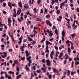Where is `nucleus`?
Masks as SVG:
<instances>
[{
    "instance_id": "nucleus-9",
    "label": "nucleus",
    "mask_w": 79,
    "mask_h": 79,
    "mask_svg": "<svg viewBox=\"0 0 79 79\" xmlns=\"http://www.w3.org/2000/svg\"><path fill=\"white\" fill-rule=\"evenodd\" d=\"M27 36L28 37L27 39H28L29 41H32V39L30 38V37L28 36V35H27Z\"/></svg>"
},
{
    "instance_id": "nucleus-5",
    "label": "nucleus",
    "mask_w": 79,
    "mask_h": 79,
    "mask_svg": "<svg viewBox=\"0 0 79 79\" xmlns=\"http://www.w3.org/2000/svg\"><path fill=\"white\" fill-rule=\"evenodd\" d=\"M50 44V42L48 41H46V46H48V45Z\"/></svg>"
},
{
    "instance_id": "nucleus-38",
    "label": "nucleus",
    "mask_w": 79,
    "mask_h": 79,
    "mask_svg": "<svg viewBox=\"0 0 79 79\" xmlns=\"http://www.w3.org/2000/svg\"><path fill=\"white\" fill-rule=\"evenodd\" d=\"M53 71L54 73H56V70H57L55 68H53Z\"/></svg>"
},
{
    "instance_id": "nucleus-50",
    "label": "nucleus",
    "mask_w": 79,
    "mask_h": 79,
    "mask_svg": "<svg viewBox=\"0 0 79 79\" xmlns=\"http://www.w3.org/2000/svg\"><path fill=\"white\" fill-rule=\"evenodd\" d=\"M20 19L22 20V21H23L24 20V19H23V16H21L20 17Z\"/></svg>"
},
{
    "instance_id": "nucleus-2",
    "label": "nucleus",
    "mask_w": 79,
    "mask_h": 79,
    "mask_svg": "<svg viewBox=\"0 0 79 79\" xmlns=\"http://www.w3.org/2000/svg\"><path fill=\"white\" fill-rule=\"evenodd\" d=\"M12 3H10V2H8V6H9V7H10V10H11L12 7V6H11V5H12Z\"/></svg>"
},
{
    "instance_id": "nucleus-59",
    "label": "nucleus",
    "mask_w": 79,
    "mask_h": 79,
    "mask_svg": "<svg viewBox=\"0 0 79 79\" xmlns=\"http://www.w3.org/2000/svg\"><path fill=\"white\" fill-rule=\"evenodd\" d=\"M8 79H12V78H11L10 76H8Z\"/></svg>"
},
{
    "instance_id": "nucleus-7",
    "label": "nucleus",
    "mask_w": 79,
    "mask_h": 79,
    "mask_svg": "<svg viewBox=\"0 0 79 79\" xmlns=\"http://www.w3.org/2000/svg\"><path fill=\"white\" fill-rule=\"evenodd\" d=\"M64 48V45H61L60 47L59 48V49L60 50H61V49H62V48Z\"/></svg>"
},
{
    "instance_id": "nucleus-51",
    "label": "nucleus",
    "mask_w": 79,
    "mask_h": 79,
    "mask_svg": "<svg viewBox=\"0 0 79 79\" xmlns=\"http://www.w3.org/2000/svg\"><path fill=\"white\" fill-rule=\"evenodd\" d=\"M36 19L38 21H41L40 20V19L39 18H37Z\"/></svg>"
},
{
    "instance_id": "nucleus-41",
    "label": "nucleus",
    "mask_w": 79,
    "mask_h": 79,
    "mask_svg": "<svg viewBox=\"0 0 79 79\" xmlns=\"http://www.w3.org/2000/svg\"><path fill=\"white\" fill-rule=\"evenodd\" d=\"M14 11V14H16V9L15 8H14L13 9Z\"/></svg>"
},
{
    "instance_id": "nucleus-39",
    "label": "nucleus",
    "mask_w": 79,
    "mask_h": 79,
    "mask_svg": "<svg viewBox=\"0 0 79 79\" xmlns=\"http://www.w3.org/2000/svg\"><path fill=\"white\" fill-rule=\"evenodd\" d=\"M40 2H41V1H40V0H38V1H37L38 4L39 5L40 4Z\"/></svg>"
},
{
    "instance_id": "nucleus-40",
    "label": "nucleus",
    "mask_w": 79,
    "mask_h": 79,
    "mask_svg": "<svg viewBox=\"0 0 79 79\" xmlns=\"http://www.w3.org/2000/svg\"><path fill=\"white\" fill-rule=\"evenodd\" d=\"M31 56H28V57H27V60L28 61L29 60H30V59H31Z\"/></svg>"
},
{
    "instance_id": "nucleus-26",
    "label": "nucleus",
    "mask_w": 79,
    "mask_h": 79,
    "mask_svg": "<svg viewBox=\"0 0 79 79\" xmlns=\"http://www.w3.org/2000/svg\"><path fill=\"white\" fill-rule=\"evenodd\" d=\"M48 34L49 35V36H50L51 37H52V35H53V33H49Z\"/></svg>"
},
{
    "instance_id": "nucleus-37",
    "label": "nucleus",
    "mask_w": 79,
    "mask_h": 79,
    "mask_svg": "<svg viewBox=\"0 0 79 79\" xmlns=\"http://www.w3.org/2000/svg\"><path fill=\"white\" fill-rule=\"evenodd\" d=\"M70 48H68V52L69 53V54H70V53H69V52H70Z\"/></svg>"
},
{
    "instance_id": "nucleus-29",
    "label": "nucleus",
    "mask_w": 79,
    "mask_h": 79,
    "mask_svg": "<svg viewBox=\"0 0 79 79\" xmlns=\"http://www.w3.org/2000/svg\"><path fill=\"white\" fill-rule=\"evenodd\" d=\"M46 22L47 24H48L50 23V21L49 20H46Z\"/></svg>"
},
{
    "instance_id": "nucleus-45",
    "label": "nucleus",
    "mask_w": 79,
    "mask_h": 79,
    "mask_svg": "<svg viewBox=\"0 0 79 79\" xmlns=\"http://www.w3.org/2000/svg\"><path fill=\"white\" fill-rule=\"evenodd\" d=\"M55 48L56 50H58V48L56 46H55Z\"/></svg>"
},
{
    "instance_id": "nucleus-18",
    "label": "nucleus",
    "mask_w": 79,
    "mask_h": 79,
    "mask_svg": "<svg viewBox=\"0 0 79 79\" xmlns=\"http://www.w3.org/2000/svg\"><path fill=\"white\" fill-rule=\"evenodd\" d=\"M16 71L17 72H19V68L18 66H16Z\"/></svg>"
},
{
    "instance_id": "nucleus-17",
    "label": "nucleus",
    "mask_w": 79,
    "mask_h": 79,
    "mask_svg": "<svg viewBox=\"0 0 79 79\" xmlns=\"http://www.w3.org/2000/svg\"><path fill=\"white\" fill-rule=\"evenodd\" d=\"M45 17L46 18H50V16L49 15H48L46 16Z\"/></svg>"
},
{
    "instance_id": "nucleus-16",
    "label": "nucleus",
    "mask_w": 79,
    "mask_h": 79,
    "mask_svg": "<svg viewBox=\"0 0 79 79\" xmlns=\"http://www.w3.org/2000/svg\"><path fill=\"white\" fill-rule=\"evenodd\" d=\"M22 76V75H21V74H19V76H17V77L16 78L17 79H19V78H21V77Z\"/></svg>"
},
{
    "instance_id": "nucleus-36",
    "label": "nucleus",
    "mask_w": 79,
    "mask_h": 79,
    "mask_svg": "<svg viewBox=\"0 0 79 79\" xmlns=\"http://www.w3.org/2000/svg\"><path fill=\"white\" fill-rule=\"evenodd\" d=\"M17 16V14H14L13 15V17H15V18H16Z\"/></svg>"
},
{
    "instance_id": "nucleus-31",
    "label": "nucleus",
    "mask_w": 79,
    "mask_h": 79,
    "mask_svg": "<svg viewBox=\"0 0 79 79\" xmlns=\"http://www.w3.org/2000/svg\"><path fill=\"white\" fill-rule=\"evenodd\" d=\"M66 63H67V60H66V59H65L64 61V64H65Z\"/></svg>"
},
{
    "instance_id": "nucleus-15",
    "label": "nucleus",
    "mask_w": 79,
    "mask_h": 79,
    "mask_svg": "<svg viewBox=\"0 0 79 79\" xmlns=\"http://www.w3.org/2000/svg\"><path fill=\"white\" fill-rule=\"evenodd\" d=\"M70 24H68V25L66 24V26H67L69 29H71V27L70 26Z\"/></svg>"
},
{
    "instance_id": "nucleus-35",
    "label": "nucleus",
    "mask_w": 79,
    "mask_h": 79,
    "mask_svg": "<svg viewBox=\"0 0 79 79\" xmlns=\"http://www.w3.org/2000/svg\"><path fill=\"white\" fill-rule=\"evenodd\" d=\"M36 72L37 73H41V70L40 69L39 70H37Z\"/></svg>"
},
{
    "instance_id": "nucleus-12",
    "label": "nucleus",
    "mask_w": 79,
    "mask_h": 79,
    "mask_svg": "<svg viewBox=\"0 0 79 79\" xmlns=\"http://www.w3.org/2000/svg\"><path fill=\"white\" fill-rule=\"evenodd\" d=\"M75 43L77 45H78V44H79V40H78V39H77L75 41Z\"/></svg>"
},
{
    "instance_id": "nucleus-54",
    "label": "nucleus",
    "mask_w": 79,
    "mask_h": 79,
    "mask_svg": "<svg viewBox=\"0 0 79 79\" xmlns=\"http://www.w3.org/2000/svg\"><path fill=\"white\" fill-rule=\"evenodd\" d=\"M53 2L54 3H56V2L58 3V0H55Z\"/></svg>"
},
{
    "instance_id": "nucleus-22",
    "label": "nucleus",
    "mask_w": 79,
    "mask_h": 79,
    "mask_svg": "<svg viewBox=\"0 0 79 79\" xmlns=\"http://www.w3.org/2000/svg\"><path fill=\"white\" fill-rule=\"evenodd\" d=\"M11 37L12 39V40L14 42H15V39H14V38H13V36H12V35H11Z\"/></svg>"
},
{
    "instance_id": "nucleus-6",
    "label": "nucleus",
    "mask_w": 79,
    "mask_h": 79,
    "mask_svg": "<svg viewBox=\"0 0 79 79\" xmlns=\"http://www.w3.org/2000/svg\"><path fill=\"white\" fill-rule=\"evenodd\" d=\"M62 35L63 36H64V35H65V32H64V30H63L62 31Z\"/></svg>"
},
{
    "instance_id": "nucleus-21",
    "label": "nucleus",
    "mask_w": 79,
    "mask_h": 79,
    "mask_svg": "<svg viewBox=\"0 0 79 79\" xmlns=\"http://www.w3.org/2000/svg\"><path fill=\"white\" fill-rule=\"evenodd\" d=\"M8 23H11V20L10 19H8Z\"/></svg>"
},
{
    "instance_id": "nucleus-10",
    "label": "nucleus",
    "mask_w": 79,
    "mask_h": 79,
    "mask_svg": "<svg viewBox=\"0 0 79 79\" xmlns=\"http://www.w3.org/2000/svg\"><path fill=\"white\" fill-rule=\"evenodd\" d=\"M55 32L56 35H58V30L56 29L55 30Z\"/></svg>"
},
{
    "instance_id": "nucleus-34",
    "label": "nucleus",
    "mask_w": 79,
    "mask_h": 79,
    "mask_svg": "<svg viewBox=\"0 0 79 79\" xmlns=\"http://www.w3.org/2000/svg\"><path fill=\"white\" fill-rule=\"evenodd\" d=\"M74 64V61H72V64H71V67L73 68V65Z\"/></svg>"
},
{
    "instance_id": "nucleus-30",
    "label": "nucleus",
    "mask_w": 79,
    "mask_h": 79,
    "mask_svg": "<svg viewBox=\"0 0 79 79\" xmlns=\"http://www.w3.org/2000/svg\"><path fill=\"white\" fill-rule=\"evenodd\" d=\"M34 13H37V9L36 8H35L34 9Z\"/></svg>"
},
{
    "instance_id": "nucleus-14",
    "label": "nucleus",
    "mask_w": 79,
    "mask_h": 79,
    "mask_svg": "<svg viewBox=\"0 0 79 79\" xmlns=\"http://www.w3.org/2000/svg\"><path fill=\"white\" fill-rule=\"evenodd\" d=\"M62 18H63V17L61 16H59L60 22H61V19H62Z\"/></svg>"
},
{
    "instance_id": "nucleus-62",
    "label": "nucleus",
    "mask_w": 79,
    "mask_h": 79,
    "mask_svg": "<svg viewBox=\"0 0 79 79\" xmlns=\"http://www.w3.org/2000/svg\"><path fill=\"white\" fill-rule=\"evenodd\" d=\"M73 53H74V54H75V53H76V51L75 50H74L73 52Z\"/></svg>"
},
{
    "instance_id": "nucleus-61",
    "label": "nucleus",
    "mask_w": 79,
    "mask_h": 79,
    "mask_svg": "<svg viewBox=\"0 0 79 79\" xmlns=\"http://www.w3.org/2000/svg\"><path fill=\"white\" fill-rule=\"evenodd\" d=\"M48 77L49 79H51L52 78V76L51 75H49Z\"/></svg>"
},
{
    "instance_id": "nucleus-11",
    "label": "nucleus",
    "mask_w": 79,
    "mask_h": 79,
    "mask_svg": "<svg viewBox=\"0 0 79 79\" xmlns=\"http://www.w3.org/2000/svg\"><path fill=\"white\" fill-rule=\"evenodd\" d=\"M23 36H21V37L19 39V40L20 41H22V39H23Z\"/></svg>"
},
{
    "instance_id": "nucleus-25",
    "label": "nucleus",
    "mask_w": 79,
    "mask_h": 79,
    "mask_svg": "<svg viewBox=\"0 0 79 79\" xmlns=\"http://www.w3.org/2000/svg\"><path fill=\"white\" fill-rule=\"evenodd\" d=\"M76 62H75V65H77V64H79V62L77 61H76Z\"/></svg>"
},
{
    "instance_id": "nucleus-48",
    "label": "nucleus",
    "mask_w": 79,
    "mask_h": 79,
    "mask_svg": "<svg viewBox=\"0 0 79 79\" xmlns=\"http://www.w3.org/2000/svg\"><path fill=\"white\" fill-rule=\"evenodd\" d=\"M17 63H18V60H15L14 61V63L15 64Z\"/></svg>"
},
{
    "instance_id": "nucleus-4",
    "label": "nucleus",
    "mask_w": 79,
    "mask_h": 79,
    "mask_svg": "<svg viewBox=\"0 0 79 79\" xmlns=\"http://www.w3.org/2000/svg\"><path fill=\"white\" fill-rule=\"evenodd\" d=\"M44 41H45V37L44 36H43V39L41 41V42L43 43Z\"/></svg>"
},
{
    "instance_id": "nucleus-55",
    "label": "nucleus",
    "mask_w": 79,
    "mask_h": 79,
    "mask_svg": "<svg viewBox=\"0 0 79 79\" xmlns=\"http://www.w3.org/2000/svg\"><path fill=\"white\" fill-rule=\"evenodd\" d=\"M33 69H34L35 71L36 69H35V66H33Z\"/></svg>"
},
{
    "instance_id": "nucleus-53",
    "label": "nucleus",
    "mask_w": 79,
    "mask_h": 79,
    "mask_svg": "<svg viewBox=\"0 0 79 79\" xmlns=\"http://www.w3.org/2000/svg\"><path fill=\"white\" fill-rule=\"evenodd\" d=\"M3 14H4V15H6V12L3 10Z\"/></svg>"
},
{
    "instance_id": "nucleus-23",
    "label": "nucleus",
    "mask_w": 79,
    "mask_h": 79,
    "mask_svg": "<svg viewBox=\"0 0 79 79\" xmlns=\"http://www.w3.org/2000/svg\"><path fill=\"white\" fill-rule=\"evenodd\" d=\"M21 60H23V61H24L25 60V57H21Z\"/></svg>"
},
{
    "instance_id": "nucleus-13",
    "label": "nucleus",
    "mask_w": 79,
    "mask_h": 79,
    "mask_svg": "<svg viewBox=\"0 0 79 79\" xmlns=\"http://www.w3.org/2000/svg\"><path fill=\"white\" fill-rule=\"evenodd\" d=\"M75 36H76V34L75 33L71 35L72 38H73Z\"/></svg>"
},
{
    "instance_id": "nucleus-27",
    "label": "nucleus",
    "mask_w": 79,
    "mask_h": 79,
    "mask_svg": "<svg viewBox=\"0 0 79 79\" xmlns=\"http://www.w3.org/2000/svg\"><path fill=\"white\" fill-rule=\"evenodd\" d=\"M60 5L64 6H65V4H64V2H63V3H60Z\"/></svg>"
},
{
    "instance_id": "nucleus-57",
    "label": "nucleus",
    "mask_w": 79,
    "mask_h": 79,
    "mask_svg": "<svg viewBox=\"0 0 79 79\" xmlns=\"http://www.w3.org/2000/svg\"><path fill=\"white\" fill-rule=\"evenodd\" d=\"M69 42H70V41H69L68 40L66 41V43L67 44H68L69 43Z\"/></svg>"
},
{
    "instance_id": "nucleus-24",
    "label": "nucleus",
    "mask_w": 79,
    "mask_h": 79,
    "mask_svg": "<svg viewBox=\"0 0 79 79\" xmlns=\"http://www.w3.org/2000/svg\"><path fill=\"white\" fill-rule=\"evenodd\" d=\"M3 54L4 55V56H7V52H3Z\"/></svg>"
},
{
    "instance_id": "nucleus-56",
    "label": "nucleus",
    "mask_w": 79,
    "mask_h": 79,
    "mask_svg": "<svg viewBox=\"0 0 79 79\" xmlns=\"http://www.w3.org/2000/svg\"><path fill=\"white\" fill-rule=\"evenodd\" d=\"M42 62L43 63H44L45 62V59H43L42 60Z\"/></svg>"
},
{
    "instance_id": "nucleus-42",
    "label": "nucleus",
    "mask_w": 79,
    "mask_h": 79,
    "mask_svg": "<svg viewBox=\"0 0 79 79\" xmlns=\"http://www.w3.org/2000/svg\"><path fill=\"white\" fill-rule=\"evenodd\" d=\"M68 75L67 76H69V75H70V71L69 70H68Z\"/></svg>"
},
{
    "instance_id": "nucleus-28",
    "label": "nucleus",
    "mask_w": 79,
    "mask_h": 79,
    "mask_svg": "<svg viewBox=\"0 0 79 79\" xmlns=\"http://www.w3.org/2000/svg\"><path fill=\"white\" fill-rule=\"evenodd\" d=\"M76 20H75L74 21V23H73V27H74L75 26V24H76Z\"/></svg>"
},
{
    "instance_id": "nucleus-8",
    "label": "nucleus",
    "mask_w": 79,
    "mask_h": 79,
    "mask_svg": "<svg viewBox=\"0 0 79 79\" xmlns=\"http://www.w3.org/2000/svg\"><path fill=\"white\" fill-rule=\"evenodd\" d=\"M21 3H22V2H20L19 3V5L20 7H21V8H23V5H22V4H21Z\"/></svg>"
},
{
    "instance_id": "nucleus-44",
    "label": "nucleus",
    "mask_w": 79,
    "mask_h": 79,
    "mask_svg": "<svg viewBox=\"0 0 79 79\" xmlns=\"http://www.w3.org/2000/svg\"><path fill=\"white\" fill-rule=\"evenodd\" d=\"M3 6H4V7H5V6H6V3H3Z\"/></svg>"
},
{
    "instance_id": "nucleus-49",
    "label": "nucleus",
    "mask_w": 79,
    "mask_h": 79,
    "mask_svg": "<svg viewBox=\"0 0 79 79\" xmlns=\"http://www.w3.org/2000/svg\"><path fill=\"white\" fill-rule=\"evenodd\" d=\"M17 15H20V12H19V10H18L17 11Z\"/></svg>"
},
{
    "instance_id": "nucleus-52",
    "label": "nucleus",
    "mask_w": 79,
    "mask_h": 79,
    "mask_svg": "<svg viewBox=\"0 0 79 79\" xmlns=\"http://www.w3.org/2000/svg\"><path fill=\"white\" fill-rule=\"evenodd\" d=\"M2 36L3 37H6V34H4L3 35H2Z\"/></svg>"
},
{
    "instance_id": "nucleus-32",
    "label": "nucleus",
    "mask_w": 79,
    "mask_h": 79,
    "mask_svg": "<svg viewBox=\"0 0 79 79\" xmlns=\"http://www.w3.org/2000/svg\"><path fill=\"white\" fill-rule=\"evenodd\" d=\"M77 28V25H76L75 26V27L73 28V29L75 30L76 28Z\"/></svg>"
},
{
    "instance_id": "nucleus-60",
    "label": "nucleus",
    "mask_w": 79,
    "mask_h": 79,
    "mask_svg": "<svg viewBox=\"0 0 79 79\" xmlns=\"http://www.w3.org/2000/svg\"><path fill=\"white\" fill-rule=\"evenodd\" d=\"M12 6H16V4H12Z\"/></svg>"
},
{
    "instance_id": "nucleus-1",
    "label": "nucleus",
    "mask_w": 79,
    "mask_h": 79,
    "mask_svg": "<svg viewBox=\"0 0 79 79\" xmlns=\"http://www.w3.org/2000/svg\"><path fill=\"white\" fill-rule=\"evenodd\" d=\"M47 62V65L48 66H51V64H50V61L49 60H46Z\"/></svg>"
},
{
    "instance_id": "nucleus-63",
    "label": "nucleus",
    "mask_w": 79,
    "mask_h": 79,
    "mask_svg": "<svg viewBox=\"0 0 79 79\" xmlns=\"http://www.w3.org/2000/svg\"><path fill=\"white\" fill-rule=\"evenodd\" d=\"M5 79V77H1L0 78V79Z\"/></svg>"
},
{
    "instance_id": "nucleus-20",
    "label": "nucleus",
    "mask_w": 79,
    "mask_h": 79,
    "mask_svg": "<svg viewBox=\"0 0 79 79\" xmlns=\"http://www.w3.org/2000/svg\"><path fill=\"white\" fill-rule=\"evenodd\" d=\"M66 57L65 58V59L66 60H67V59H68L69 58V56L68 55H67V54H65Z\"/></svg>"
},
{
    "instance_id": "nucleus-19",
    "label": "nucleus",
    "mask_w": 79,
    "mask_h": 79,
    "mask_svg": "<svg viewBox=\"0 0 79 79\" xmlns=\"http://www.w3.org/2000/svg\"><path fill=\"white\" fill-rule=\"evenodd\" d=\"M14 73V72H12L11 71H10L8 72V73H9L10 74H13Z\"/></svg>"
},
{
    "instance_id": "nucleus-47",
    "label": "nucleus",
    "mask_w": 79,
    "mask_h": 79,
    "mask_svg": "<svg viewBox=\"0 0 79 79\" xmlns=\"http://www.w3.org/2000/svg\"><path fill=\"white\" fill-rule=\"evenodd\" d=\"M44 13V10L42 9H41L40 13Z\"/></svg>"
},
{
    "instance_id": "nucleus-46",
    "label": "nucleus",
    "mask_w": 79,
    "mask_h": 79,
    "mask_svg": "<svg viewBox=\"0 0 79 79\" xmlns=\"http://www.w3.org/2000/svg\"><path fill=\"white\" fill-rule=\"evenodd\" d=\"M18 20L20 22V23L21 22V20L19 18H18Z\"/></svg>"
},
{
    "instance_id": "nucleus-43",
    "label": "nucleus",
    "mask_w": 79,
    "mask_h": 79,
    "mask_svg": "<svg viewBox=\"0 0 79 79\" xmlns=\"http://www.w3.org/2000/svg\"><path fill=\"white\" fill-rule=\"evenodd\" d=\"M60 10H57L56 11V13L57 14H59L60 13Z\"/></svg>"
},
{
    "instance_id": "nucleus-58",
    "label": "nucleus",
    "mask_w": 79,
    "mask_h": 79,
    "mask_svg": "<svg viewBox=\"0 0 79 79\" xmlns=\"http://www.w3.org/2000/svg\"><path fill=\"white\" fill-rule=\"evenodd\" d=\"M53 39H54V38H52V39H50L49 41H50V42H52V40H53Z\"/></svg>"
},
{
    "instance_id": "nucleus-33",
    "label": "nucleus",
    "mask_w": 79,
    "mask_h": 79,
    "mask_svg": "<svg viewBox=\"0 0 79 79\" xmlns=\"http://www.w3.org/2000/svg\"><path fill=\"white\" fill-rule=\"evenodd\" d=\"M75 61H77V60H79V58L78 57L75 58H74Z\"/></svg>"
},
{
    "instance_id": "nucleus-3",
    "label": "nucleus",
    "mask_w": 79,
    "mask_h": 79,
    "mask_svg": "<svg viewBox=\"0 0 79 79\" xmlns=\"http://www.w3.org/2000/svg\"><path fill=\"white\" fill-rule=\"evenodd\" d=\"M25 53L26 54V56L27 57L28 56H29V52L28 51H25Z\"/></svg>"
},
{
    "instance_id": "nucleus-64",
    "label": "nucleus",
    "mask_w": 79,
    "mask_h": 79,
    "mask_svg": "<svg viewBox=\"0 0 79 79\" xmlns=\"http://www.w3.org/2000/svg\"><path fill=\"white\" fill-rule=\"evenodd\" d=\"M77 12H79V8H77Z\"/></svg>"
}]
</instances>
